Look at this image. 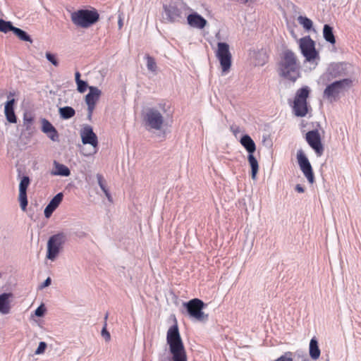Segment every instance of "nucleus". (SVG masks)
<instances>
[{"label": "nucleus", "mask_w": 361, "mask_h": 361, "mask_svg": "<svg viewBox=\"0 0 361 361\" xmlns=\"http://www.w3.org/2000/svg\"><path fill=\"white\" fill-rule=\"evenodd\" d=\"M277 72L280 77L295 82L300 77V63L294 52L286 50L278 64Z\"/></svg>", "instance_id": "obj_1"}, {"label": "nucleus", "mask_w": 361, "mask_h": 361, "mask_svg": "<svg viewBox=\"0 0 361 361\" xmlns=\"http://www.w3.org/2000/svg\"><path fill=\"white\" fill-rule=\"evenodd\" d=\"M166 342L173 361H187L186 352L177 325L171 326L166 334Z\"/></svg>", "instance_id": "obj_2"}, {"label": "nucleus", "mask_w": 361, "mask_h": 361, "mask_svg": "<svg viewBox=\"0 0 361 361\" xmlns=\"http://www.w3.org/2000/svg\"><path fill=\"white\" fill-rule=\"evenodd\" d=\"M352 86L353 80L349 78L334 81L326 86L323 97L329 102H334Z\"/></svg>", "instance_id": "obj_3"}, {"label": "nucleus", "mask_w": 361, "mask_h": 361, "mask_svg": "<svg viewBox=\"0 0 361 361\" xmlns=\"http://www.w3.org/2000/svg\"><path fill=\"white\" fill-rule=\"evenodd\" d=\"M143 125L149 132L161 130L164 118L162 114L154 107L147 108L142 114Z\"/></svg>", "instance_id": "obj_4"}, {"label": "nucleus", "mask_w": 361, "mask_h": 361, "mask_svg": "<svg viewBox=\"0 0 361 361\" xmlns=\"http://www.w3.org/2000/svg\"><path fill=\"white\" fill-rule=\"evenodd\" d=\"M99 13L96 10H79L71 14L73 23L81 27H88L99 20Z\"/></svg>", "instance_id": "obj_5"}, {"label": "nucleus", "mask_w": 361, "mask_h": 361, "mask_svg": "<svg viewBox=\"0 0 361 361\" xmlns=\"http://www.w3.org/2000/svg\"><path fill=\"white\" fill-rule=\"evenodd\" d=\"M215 56L219 61L222 75L227 74L230 71L232 64V55L229 45L226 42H218Z\"/></svg>", "instance_id": "obj_6"}, {"label": "nucleus", "mask_w": 361, "mask_h": 361, "mask_svg": "<svg viewBox=\"0 0 361 361\" xmlns=\"http://www.w3.org/2000/svg\"><path fill=\"white\" fill-rule=\"evenodd\" d=\"M65 241L66 235L63 233H59L51 236L47 242V259L54 262L59 257Z\"/></svg>", "instance_id": "obj_7"}, {"label": "nucleus", "mask_w": 361, "mask_h": 361, "mask_svg": "<svg viewBox=\"0 0 361 361\" xmlns=\"http://www.w3.org/2000/svg\"><path fill=\"white\" fill-rule=\"evenodd\" d=\"M310 90L309 87L305 86L297 90L293 109L295 116L303 117L308 111L307 99L309 97Z\"/></svg>", "instance_id": "obj_8"}, {"label": "nucleus", "mask_w": 361, "mask_h": 361, "mask_svg": "<svg viewBox=\"0 0 361 361\" xmlns=\"http://www.w3.org/2000/svg\"><path fill=\"white\" fill-rule=\"evenodd\" d=\"M240 144L245 148L248 152L247 161L251 167V176L252 180L256 179V176L259 170V164L253 153L256 150V145L250 136L243 135L240 139Z\"/></svg>", "instance_id": "obj_9"}, {"label": "nucleus", "mask_w": 361, "mask_h": 361, "mask_svg": "<svg viewBox=\"0 0 361 361\" xmlns=\"http://www.w3.org/2000/svg\"><path fill=\"white\" fill-rule=\"evenodd\" d=\"M299 47L306 61L317 64L319 54L315 49L314 42L309 36L300 39Z\"/></svg>", "instance_id": "obj_10"}, {"label": "nucleus", "mask_w": 361, "mask_h": 361, "mask_svg": "<svg viewBox=\"0 0 361 361\" xmlns=\"http://www.w3.org/2000/svg\"><path fill=\"white\" fill-rule=\"evenodd\" d=\"M183 305L186 307L189 315L192 319L200 322L207 319V315L202 312L204 303L200 299L195 298L190 300L188 302H184Z\"/></svg>", "instance_id": "obj_11"}, {"label": "nucleus", "mask_w": 361, "mask_h": 361, "mask_svg": "<svg viewBox=\"0 0 361 361\" xmlns=\"http://www.w3.org/2000/svg\"><path fill=\"white\" fill-rule=\"evenodd\" d=\"M102 94V91L97 87L90 86L89 92L85 96V101L87 106L88 119L90 120L97 102Z\"/></svg>", "instance_id": "obj_12"}, {"label": "nucleus", "mask_w": 361, "mask_h": 361, "mask_svg": "<svg viewBox=\"0 0 361 361\" xmlns=\"http://www.w3.org/2000/svg\"><path fill=\"white\" fill-rule=\"evenodd\" d=\"M297 159L299 166L302 171L304 176L307 178L310 183L314 182V174L312 166L307 158L306 155L302 149H299L297 152Z\"/></svg>", "instance_id": "obj_13"}, {"label": "nucleus", "mask_w": 361, "mask_h": 361, "mask_svg": "<svg viewBox=\"0 0 361 361\" xmlns=\"http://www.w3.org/2000/svg\"><path fill=\"white\" fill-rule=\"evenodd\" d=\"M80 137L82 142L84 145L89 144L93 147L92 153L97 151L98 140L96 134L93 132L92 128L89 125H85L80 130Z\"/></svg>", "instance_id": "obj_14"}, {"label": "nucleus", "mask_w": 361, "mask_h": 361, "mask_svg": "<svg viewBox=\"0 0 361 361\" xmlns=\"http://www.w3.org/2000/svg\"><path fill=\"white\" fill-rule=\"evenodd\" d=\"M306 141L309 145L314 150L318 157L322 156L324 152V147L322 144L320 134L318 130H311L307 133Z\"/></svg>", "instance_id": "obj_15"}, {"label": "nucleus", "mask_w": 361, "mask_h": 361, "mask_svg": "<svg viewBox=\"0 0 361 361\" xmlns=\"http://www.w3.org/2000/svg\"><path fill=\"white\" fill-rule=\"evenodd\" d=\"M183 4H171L168 6L164 7V11L167 16V19L170 22H178L182 18Z\"/></svg>", "instance_id": "obj_16"}, {"label": "nucleus", "mask_w": 361, "mask_h": 361, "mask_svg": "<svg viewBox=\"0 0 361 361\" xmlns=\"http://www.w3.org/2000/svg\"><path fill=\"white\" fill-rule=\"evenodd\" d=\"M30 183L28 176H23L19 184L18 200L23 211H25L27 205V189Z\"/></svg>", "instance_id": "obj_17"}, {"label": "nucleus", "mask_w": 361, "mask_h": 361, "mask_svg": "<svg viewBox=\"0 0 361 361\" xmlns=\"http://www.w3.org/2000/svg\"><path fill=\"white\" fill-rule=\"evenodd\" d=\"M249 57L251 63L255 66H264L268 60L267 51L264 49L250 50Z\"/></svg>", "instance_id": "obj_18"}, {"label": "nucleus", "mask_w": 361, "mask_h": 361, "mask_svg": "<svg viewBox=\"0 0 361 361\" xmlns=\"http://www.w3.org/2000/svg\"><path fill=\"white\" fill-rule=\"evenodd\" d=\"M188 24L194 28L202 30L207 24V21L196 12H193L187 17Z\"/></svg>", "instance_id": "obj_19"}, {"label": "nucleus", "mask_w": 361, "mask_h": 361, "mask_svg": "<svg viewBox=\"0 0 361 361\" xmlns=\"http://www.w3.org/2000/svg\"><path fill=\"white\" fill-rule=\"evenodd\" d=\"M12 294L4 293L0 295V313L1 314H8L11 310Z\"/></svg>", "instance_id": "obj_20"}, {"label": "nucleus", "mask_w": 361, "mask_h": 361, "mask_svg": "<svg viewBox=\"0 0 361 361\" xmlns=\"http://www.w3.org/2000/svg\"><path fill=\"white\" fill-rule=\"evenodd\" d=\"M63 195L59 192L49 202L48 205L44 209V216L46 218H49L54 211L59 207L63 200Z\"/></svg>", "instance_id": "obj_21"}, {"label": "nucleus", "mask_w": 361, "mask_h": 361, "mask_svg": "<svg viewBox=\"0 0 361 361\" xmlns=\"http://www.w3.org/2000/svg\"><path fill=\"white\" fill-rule=\"evenodd\" d=\"M15 99H10L8 102H6L4 106V114L6 117L7 121L9 123H16V116L14 113V106Z\"/></svg>", "instance_id": "obj_22"}, {"label": "nucleus", "mask_w": 361, "mask_h": 361, "mask_svg": "<svg viewBox=\"0 0 361 361\" xmlns=\"http://www.w3.org/2000/svg\"><path fill=\"white\" fill-rule=\"evenodd\" d=\"M53 165H54V169L51 171V175L61 176H65V177L70 176L71 171L64 164H60L59 162H58L56 161H54Z\"/></svg>", "instance_id": "obj_23"}, {"label": "nucleus", "mask_w": 361, "mask_h": 361, "mask_svg": "<svg viewBox=\"0 0 361 361\" xmlns=\"http://www.w3.org/2000/svg\"><path fill=\"white\" fill-rule=\"evenodd\" d=\"M42 130L44 133H47L49 137L52 140H56L58 137L57 132L52 124L46 119L42 121Z\"/></svg>", "instance_id": "obj_24"}, {"label": "nucleus", "mask_w": 361, "mask_h": 361, "mask_svg": "<svg viewBox=\"0 0 361 361\" xmlns=\"http://www.w3.org/2000/svg\"><path fill=\"white\" fill-rule=\"evenodd\" d=\"M310 356L313 360H317L321 354L320 349L318 345V342L315 338H312L310 342L309 346Z\"/></svg>", "instance_id": "obj_25"}, {"label": "nucleus", "mask_w": 361, "mask_h": 361, "mask_svg": "<svg viewBox=\"0 0 361 361\" xmlns=\"http://www.w3.org/2000/svg\"><path fill=\"white\" fill-rule=\"evenodd\" d=\"M344 67L343 64H333L328 69V73L333 78H337L343 75Z\"/></svg>", "instance_id": "obj_26"}, {"label": "nucleus", "mask_w": 361, "mask_h": 361, "mask_svg": "<svg viewBox=\"0 0 361 361\" xmlns=\"http://www.w3.org/2000/svg\"><path fill=\"white\" fill-rule=\"evenodd\" d=\"M323 35L326 41L331 44L336 42L335 37L333 33V28L329 25H324L323 28Z\"/></svg>", "instance_id": "obj_27"}, {"label": "nucleus", "mask_w": 361, "mask_h": 361, "mask_svg": "<svg viewBox=\"0 0 361 361\" xmlns=\"http://www.w3.org/2000/svg\"><path fill=\"white\" fill-rule=\"evenodd\" d=\"M97 179L98 185H99L102 190L104 192L105 196L106 197V198L108 199L109 201L111 202L112 198H111V196L106 188V181L104 179L103 176L101 174L98 173V174H97Z\"/></svg>", "instance_id": "obj_28"}, {"label": "nucleus", "mask_w": 361, "mask_h": 361, "mask_svg": "<svg viewBox=\"0 0 361 361\" xmlns=\"http://www.w3.org/2000/svg\"><path fill=\"white\" fill-rule=\"evenodd\" d=\"M75 110L71 106H64L59 109L60 116L63 119H69L74 116Z\"/></svg>", "instance_id": "obj_29"}, {"label": "nucleus", "mask_w": 361, "mask_h": 361, "mask_svg": "<svg viewBox=\"0 0 361 361\" xmlns=\"http://www.w3.org/2000/svg\"><path fill=\"white\" fill-rule=\"evenodd\" d=\"M145 58L146 59V66L147 70L154 74H156L157 71V66L155 59L149 55H146Z\"/></svg>", "instance_id": "obj_30"}, {"label": "nucleus", "mask_w": 361, "mask_h": 361, "mask_svg": "<svg viewBox=\"0 0 361 361\" xmlns=\"http://www.w3.org/2000/svg\"><path fill=\"white\" fill-rule=\"evenodd\" d=\"M297 20L299 24L301 25L305 30L308 31L312 28V21L306 16H300L298 17Z\"/></svg>", "instance_id": "obj_31"}, {"label": "nucleus", "mask_w": 361, "mask_h": 361, "mask_svg": "<svg viewBox=\"0 0 361 361\" xmlns=\"http://www.w3.org/2000/svg\"><path fill=\"white\" fill-rule=\"evenodd\" d=\"M13 32L21 40L25 42H32V40L31 39L30 37L23 30L14 27Z\"/></svg>", "instance_id": "obj_32"}, {"label": "nucleus", "mask_w": 361, "mask_h": 361, "mask_svg": "<svg viewBox=\"0 0 361 361\" xmlns=\"http://www.w3.org/2000/svg\"><path fill=\"white\" fill-rule=\"evenodd\" d=\"M292 357H293V361H305L309 357L305 350H297L292 353Z\"/></svg>", "instance_id": "obj_33"}, {"label": "nucleus", "mask_w": 361, "mask_h": 361, "mask_svg": "<svg viewBox=\"0 0 361 361\" xmlns=\"http://www.w3.org/2000/svg\"><path fill=\"white\" fill-rule=\"evenodd\" d=\"M14 27L11 22L0 19V32L6 33L8 31H13Z\"/></svg>", "instance_id": "obj_34"}, {"label": "nucleus", "mask_w": 361, "mask_h": 361, "mask_svg": "<svg viewBox=\"0 0 361 361\" xmlns=\"http://www.w3.org/2000/svg\"><path fill=\"white\" fill-rule=\"evenodd\" d=\"M76 84H77V90L80 93H84L87 90V88L89 89V86H88L87 82H85L84 80H80L78 82H77Z\"/></svg>", "instance_id": "obj_35"}, {"label": "nucleus", "mask_w": 361, "mask_h": 361, "mask_svg": "<svg viewBox=\"0 0 361 361\" xmlns=\"http://www.w3.org/2000/svg\"><path fill=\"white\" fill-rule=\"evenodd\" d=\"M274 361H293V357H292V353L286 352Z\"/></svg>", "instance_id": "obj_36"}, {"label": "nucleus", "mask_w": 361, "mask_h": 361, "mask_svg": "<svg viewBox=\"0 0 361 361\" xmlns=\"http://www.w3.org/2000/svg\"><path fill=\"white\" fill-rule=\"evenodd\" d=\"M47 343L45 342H40L39 343V345L37 347V348L36 349L35 352V355H41L42 353H44L46 348H47Z\"/></svg>", "instance_id": "obj_37"}, {"label": "nucleus", "mask_w": 361, "mask_h": 361, "mask_svg": "<svg viewBox=\"0 0 361 361\" xmlns=\"http://www.w3.org/2000/svg\"><path fill=\"white\" fill-rule=\"evenodd\" d=\"M46 58L54 66H57L59 65L58 60L56 59V56L54 54H51L49 52H47L46 53Z\"/></svg>", "instance_id": "obj_38"}, {"label": "nucleus", "mask_w": 361, "mask_h": 361, "mask_svg": "<svg viewBox=\"0 0 361 361\" xmlns=\"http://www.w3.org/2000/svg\"><path fill=\"white\" fill-rule=\"evenodd\" d=\"M46 311V309L44 306V305H41L40 306H39L35 311V314L37 316V317H42L44 314V312Z\"/></svg>", "instance_id": "obj_39"}, {"label": "nucleus", "mask_w": 361, "mask_h": 361, "mask_svg": "<svg viewBox=\"0 0 361 361\" xmlns=\"http://www.w3.org/2000/svg\"><path fill=\"white\" fill-rule=\"evenodd\" d=\"M102 336L106 341H109L111 338L110 334L106 330V326L102 330Z\"/></svg>", "instance_id": "obj_40"}, {"label": "nucleus", "mask_w": 361, "mask_h": 361, "mask_svg": "<svg viewBox=\"0 0 361 361\" xmlns=\"http://www.w3.org/2000/svg\"><path fill=\"white\" fill-rule=\"evenodd\" d=\"M51 280L49 277H48L44 281V283L40 286V288H46L47 286H49L50 284H51Z\"/></svg>", "instance_id": "obj_41"}, {"label": "nucleus", "mask_w": 361, "mask_h": 361, "mask_svg": "<svg viewBox=\"0 0 361 361\" xmlns=\"http://www.w3.org/2000/svg\"><path fill=\"white\" fill-rule=\"evenodd\" d=\"M295 190L297 192H304V188L300 185L298 184L295 186Z\"/></svg>", "instance_id": "obj_42"}, {"label": "nucleus", "mask_w": 361, "mask_h": 361, "mask_svg": "<svg viewBox=\"0 0 361 361\" xmlns=\"http://www.w3.org/2000/svg\"><path fill=\"white\" fill-rule=\"evenodd\" d=\"M75 82H78L79 81H80V73L77 71L75 73Z\"/></svg>", "instance_id": "obj_43"}, {"label": "nucleus", "mask_w": 361, "mask_h": 361, "mask_svg": "<svg viewBox=\"0 0 361 361\" xmlns=\"http://www.w3.org/2000/svg\"><path fill=\"white\" fill-rule=\"evenodd\" d=\"M123 19L121 18V16H119V19L118 21V25L119 29H121L123 27Z\"/></svg>", "instance_id": "obj_44"}, {"label": "nucleus", "mask_w": 361, "mask_h": 361, "mask_svg": "<svg viewBox=\"0 0 361 361\" xmlns=\"http://www.w3.org/2000/svg\"><path fill=\"white\" fill-rule=\"evenodd\" d=\"M13 93H11V92H10V93H9V95H8V98H10V97H13Z\"/></svg>", "instance_id": "obj_45"}]
</instances>
